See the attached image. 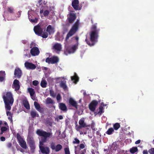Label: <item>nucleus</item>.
<instances>
[{"label":"nucleus","mask_w":154,"mask_h":154,"mask_svg":"<svg viewBox=\"0 0 154 154\" xmlns=\"http://www.w3.org/2000/svg\"><path fill=\"white\" fill-rule=\"evenodd\" d=\"M2 97L5 103V109L10 110L14 102V99L12 93L10 91L5 92L3 93Z\"/></svg>","instance_id":"nucleus-1"},{"label":"nucleus","mask_w":154,"mask_h":154,"mask_svg":"<svg viewBox=\"0 0 154 154\" xmlns=\"http://www.w3.org/2000/svg\"><path fill=\"white\" fill-rule=\"evenodd\" d=\"M36 133L38 135L42 137L41 138V140L39 141V147L43 146L44 143L46 142L47 138L49 137L52 134L51 133L47 132L40 129H38Z\"/></svg>","instance_id":"nucleus-2"},{"label":"nucleus","mask_w":154,"mask_h":154,"mask_svg":"<svg viewBox=\"0 0 154 154\" xmlns=\"http://www.w3.org/2000/svg\"><path fill=\"white\" fill-rule=\"evenodd\" d=\"M98 30L91 31L90 32V41H88L86 37L85 41L90 46L94 45L95 42H97L99 36Z\"/></svg>","instance_id":"nucleus-3"},{"label":"nucleus","mask_w":154,"mask_h":154,"mask_svg":"<svg viewBox=\"0 0 154 154\" xmlns=\"http://www.w3.org/2000/svg\"><path fill=\"white\" fill-rule=\"evenodd\" d=\"M79 25V22L77 21L72 26L66 36L65 38V41H67L69 37L74 35L78 30Z\"/></svg>","instance_id":"nucleus-4"},{"label":"nucleus","mask_w":154,"mask_h":154,"mask_svg":"<svg viewBox=\"0 0 154 154\" xmlns=\"http://www.w3.org/2000/svg\"><path fill=\"white\" fill-rule=\"evenodd\" d=\"M77 44H75L72 47L70 46H65L66 50L64 51V54L67 55L69 54L74 53L78 48Z\"/></svg>","instance_id":"nucleus-5"},{"label":"nucleus","mask_w":154,"mask_h":154,"mask_svg":"<svg viewBox=\"0 0 154 154\" xmlns=\"http://www.w3.org/2000/svg\"><path fill=\"white\" fill-rule=\"evenodd\" d=\"M43 24L42 23H39L35 26L34 28V31L36 35L41 36L43 33V30L45 26L43 27Z\"/></svg>","instance_id":"nucleus-6"},{"label":"nucleus","mask_w":154,"mask_h":154,"mask_svg":"<svg viewBox=\"0 0 154 154\" xmlns=\"http://www.w3.org/2000/svg\"><path fill=\"white\" fill-rule=\"evenodd\" d=\"M17 139L18 140L19 144L23 148L26 149L27 147L26 141L24 140L23 138L19 133H17Z\"/></svg>","instance_id":"nucleus-7"},{"label":"nucleus","mask_w":154,"mask_h":154,"mask_svg":"<svg viewBox=\"0 0 154 154\" xmlns=\"http://www.w3.org/2000/svg\"><path fill=\"white\" fill-rule=\"evenodd\" d=\"M79 123V125L77 127L76 129L77 131H79V130L82 128L87 126L86 123L85 122V119L84 118H82L80 119Z\"/></svg>","instance_id":"nucleus-8"},{"label":"nucleus","mask_w":154,"mask_h":154,"mask_svg":"<svg viewBox=\"0 0 154 154\" xmlns=\"http://www.w3.org/2000/svg\"><path fill=\"white\" fill-rule=\"evenodd\" d=\"M76 16L75 13H70L68 15L67 20L68 22L70 23H72L76 19Z\"/></svg>","instance_id":"nucleus-9"},{"label":"nucleus","mask_w":154,"mask_h":154,"mask_svg":"<svg viewBox=\"0 0 154 154\" xmlns=\"http://www.w3.org/2000/svg\"><path fill=\"white\" fill-rule=\"evenodd\" d=\"M98 103L97 100H93L89 104V108L92 111L94 112L96 108V106L98 104Z\"/></svg>","instance_id":"nucleus-10"},{"label":"nucleus","mask_w":154,"mask_h":154,"mask_svg":"<svg viewBox=\"0 0 154 154\" xmlns=\"http://www.w3.org/2000/svg\"><path fill=\"white\" fill-rule=\"evenodd\" d=\"M79 2L78 0H72V6L75 10H80L81 7L79 6Z\"/></svg>","instance_id":"nucleus-11"},{"label":"nucleus","mask_w":154,"mask_h":154,"mask_svg":"<svg viewBox=\"0 0 154 154\" xmlns=\"http://www.w3.org/2000/svg\"><path fill=\"white\" fill-rule=\"evenodd\" d=\"M22 71L20 68L18 67L16 68L14 71V77L18 79H20L22 76Z\"/></svg>","instance_id":"nucleus-12"},{"label":"nucleus","mask_w":154,"mask_h":154,"mask_svg":"<svg viewBox=\"0 0 154 154\" xmlns=\"http://www.w3.org/2000/svg\"><path fill=\"white\" fill-rule=\"evenodd\" d=\"M24 65L27 69H34L36 68V66L34 64L27 62H25Z\"/></svg>","instance_id":"nucleus-13"},{"label":"nucleus","mask_w":154,"mask_h":154,"mask_svg":"<svg viewBox=\"0 0 154 154\" xmlns=\"http://www.w3.org/2000/svg\"><path fill=\"white\" fill-rule=\"evenodd\" d=\"M30 52L32 56L38 55L40 52L38 48L36 47H33L31 48Z\"/></svg>","instance_id":"nucleus-14"},{"label":"nucleus","mask_w":154,"mask_h":154,"mask_svg":"<svg viewBox=\"0 0 154 154\" xmlns=\"http://www.w3.org/2000/svg\"><path fill=\"white\" fill-rule=\"evenodd\" d=\"M19 83V81L17 79H15L14 81L12 87L15 89V91H18L20 89Z\"/></svg>","instance_id":"nucleus-15"},{"label":"nucleus","mask_w":154,"mask_h":154,"mask_svg":"<svg viewBox=\"0 0 154 154\" xmlns=\"http://www.w3.org/2000/svg\"><path fill=\"white\" fill-rule=\"evenodd\" d=\"M69 104L73 107L76 109H78V104L73 98H69Z\"/></svg>","instance_id":"nucleus-16"},{"label":"nucleus","mask_w":154,"mask_h":154,"mask_svg":"<svg viewBox=\"0 0 154 154\" xmlns=\"http://www.w3.org/2000/svg\"><path fill=\"white\" fill-rule=\"evenodd\" d=\"M39 149L42 153L48 154L49 152V149L48 147H45L44 146H41L39 147Z\"/></svg>","instance_id":"nucleus-17"},{"label":"nucleus","mask_w":154,"mask_h":154,"mask_svg":"<svg viewBox=\"0 0 154 154\" xmlns=\"http://www.w3.org/2000/svg\"><path fill=\"white\" fill-rule=\"evenodd\" d=\"M46 31L48 33L49 35L53 34L55 31L54 28L51 25H49L47 28Z\"/></svg>","instance_id":"nucleus-18"},{"label":"nucleus","mask_w":154,"mask_h":154,"mask_svg":"<svg viewBox=\"0 0 154 154\" xmlns=\"http://www.w3.org/2000/svg\"><path fill=\"white\" fill-rule=\"evenodd\" d=\"M53 48L54 49L57 51V52H59L61 50V45L60 43H56L54 45Z\"/></svg>","instance_id":"nucleus-19"},{"label":"nucleus","mask_w":154,"mask_h":154,"mask_svg":"<svg viewBox=\"0 0 154 154\" xmlns=\"http://www.w3.org/2000/svg\"><path fill=\"white\" fill-rule=\"evenodd\" d=\"M28 18L30 21L32 23H37L38 19L36 17H35L32 14H28Z\"/></svg>","instance_id":"nucleus-20"},{"label":"nucleus","mask_w":154,"mask_h":154,"mask_svg":"<svg viewBox=\"0 0 154 154\" xmlns=\"http://www.w3.org/2000/svg\"><path fill=\"white\" fill-rule=\"evenodd\" d=\"M34 105L35 109L37 110L41 113L43 112V110H42V109L41 108L40 105L37 102L35 101L34 102Z\"/></svg>","instance_id":"nucleus-21"},{"label":"nucleus","mask_w":154,"mask_h":154,"mask_svg":"<svg viewBox=\"0 0 154 154\" xmlns=\"http://www.w3.org/2000/svg\"><path fill=\"white\" fill-rule=\"evenodd\" d=\"M71 80L73 81L74 83H76L79 80V78L77 74L75 73L74 75L73 76L71 77Z\"/></svg>","instance_id":"nucleus-22"},{"label":"nucleus","mask_w":154,"mask_h":154,"mask_svg":"<svg viewBox=\"0 0 154 154\" xmlns=\"http://www.w3.org/2000/svg\"><path fill=\"white\" fill-rule=\"evenodd\" d=\"M66 82L65 81H62L61 82L60 85L61 88H63L64 91L67 90V86L66 85Z\"/></svg>","instance_id":"nucleus-23"},{"label":"nucleus","mask_w":154,"mask_h":154,"mask_svg":"<svg viewBox=\"0 0 154 154\" xmlns=\"http://www.w3.org/2000/svg\"><path fill=\"white\" fill-rule=\"evenodd\" d=\"M59 108L61 110L65 111L67 110V108L66 105L63 103H60L59 104Z\"/></svg>","instance_id":"nucleus-24"},{"label":"nucleus","mask_w":154,"mask_h":154,"mask_svg":"<svg viewBox=\"0 0 154 154\" xmlns=\"http://www.w3.org/2000/svg\"><path fill=\"white\" fill-rule=\"evenodd\" d=\"M31 116L32 118H34L36 117H39V115L35 110H32L30 112Z\"/></svg>","instance_id":"nucleus-25"},{"label":"nucleus","mask_w":154,"mask_h":154,"mask_svg":"<svg viewBox=\"0 0 154 154\" xmlns=\"http://www.w3.org/2000/svg\"><path fill=\"white\" fill-rule=\"evenodd\" d=\"M51 64H54L57 63L59 60L58 58L56 56H53L51 57Z\"/></svg>","instance_id":"nucleus-26"},{"label":"nucleus","mask_w":154,"mask_h":154,"mask_svg":"<svg viewBox=\"0 0 154 154\" xmlns=\"http://www.w3.org/2000/svg\"><path fill=\"white\" fill-rule=\"evenodd\" d=\"M23 106L24 107L27 109H30V106L29 103L27 100H24L23 101Z\"/></svg>","instance_id":"nucleus-27"},{"label":"nucleus","mask_w":154,"mask_h":154,"mask_svg":"<svg viewBox=\"0 0 154 154\" xmlns=\"http://www.w3.org/2000/svg\"><path fill=\"white\" fill-rule=\"evenodd\" d=\"M27 142L29 144L31 143H35L33 138L31 136H28L27 139Z\"/></svg>","instance_id":"nucleus-28"},{"label":"nucleus","mask_w":154,"mask_h":154,"mask_svg":"<svg viewBox=\"0 0 154 154\" xmlns=\"http://www.w3.org/2000/svg\"><path fill=\"white\" fill-rule=\"evenodd\" d=\"M28 92L30 94V96L32 97L35 94L34 89L32 88H29L28 89Z\"/></svg>","instance_id":"nucleus-29"},{"label":"nucleus","mask_w":154,"mask_h":154,"mask_svg":"<svg viewBox=\"0 0 154 154\" xmlns=\"http://www.w3.org/2000/svg\"><path fill=\"white\" fill-rule=\"evenodd\" d=\"M46 102L47 104H52L54 103V101L50 97H48L46 100Z\"/></svg>","instance_id":"nucleus-30"},{"label":"nucleus","mask_w":154,"mask_h":154,"mask_svg":"<svg viewBox=\"0 0 154 154\" xmlns=\"http://www.w3.org/2000/svg\"><path fill=\"white\" fill-rule=\"evenodd\" d=\"M62 148V146L60 144H57L55 147V149L54 150L56 152L60 151Z\"/></svg>","instance_id":"nucleus-31"},{"label":"nucleus","mask_w":154,"mask_h":154,"mask_svg":"<svg viewBox=\"0 0 154 154\" xmlns=\"http://www.w3.org/2000/svg\"><path fill=\"white\" fill-rule=\"evenodd\" d=\"M138 151V149L137 147H133L131 148L130 150V152L132 154H134Z\"/></svg>","instance_id":"nucleus-32"},{"label":"nucleus","mask_w":154,"mask_h":154,"mask_svg":"<svg viewBox=\"0 0 154 154\" xmlns=\"http://www.w3.org/2000/svg\"><path fill=\"white\" fill-rule=\"evenodd\" d=\"M40 85L43 88H45L47 87V82L45 80L42 81Z\"/></svg>","instance_id":"nucleus-33"},{"label":"nucleus","mask_w":154,"mask_h":154,"mask_svg":"<svg viewBox=\"0 0 154 154\" xmlns=\"http://www.w3.org/2000/svg\"><path fill=\"white\" fill-rule=\"evenodd\" d=\"M50 147L53 150L55 149L56 144L55 142L52 141L50 143Z\"/></svg>","instance_id":"nucleus-34"},{"label":"nucleus","mask_w":154,"mask_h":154,"mask_svg":"<svg viewBox=\"0 0 154 154\" xmlns=\"http://www.w3.org/2000/svg\"><path fill=\"white\" fill-rule=\"evenodd\" d=\"M114 132V129L113 128H110L108 130L106 133L108 135H111Z\"/></svg>","instance_id":"nucleus-35"},{"label":"nucleus","mask_w":154,"mask_h":154,"mask_svg":"<svg viewBox=\"0 0 154 154\" xmlns=\"http://www.w3.org/2000/svg\"><path fill=\"white\" fill-rule=\"evenodd\" d=\"M38 3L39 4V5H46L48 3V1L47 0H39Z\"/></svg>","instance_id":"nucleus-36"},{"label":"nucleus","mask_w":154,"mask_h":154,"mask_svg":"<svg viewBox=\"0 0 154 154\" xmlns=\"http://www.w3.org/2000/svg\"><path fill=\"white\" fill-rule=\"evenodd\" d=\"M50 96L53 97L55 98L56 96V93H55L54 91L52 90H50Z\"/></svg>","instance_id":"nucleus-37"},{"label":"nucleus","mask_w":154,"mask_h":154,"mask_svg":"<svg viewBox=\"0 0 154 154\" xmlns=\"http://www.w3.org/2000/svg\"><path fill=\"white\" fill-rule=\"evenodd\" d=\"M120 125L119 123H116L113 125V128L116 130H117L120 127Z\"/></svg>","instance_id":"nucleus-38"},{"label":"nucleus","mask_w":154,"mask_h":154,"mask_svg":"<svg viewBox=\"0 0 154 154\" xmlns=\"http://www.w3.org/2000/svg\"><path fill=\"white\" fill-rule=\"evenodd\" d=\"M7 10L10 13L13 14L14 13V9L12 7H8L7 8Z\"/></svg>","instance_id":"nucleus-39"},{"label":"nucleus","mask_w":154,"mask_h":154,"mask_svg":"<svg viewBox=\"0 0 154 154\" xmlns=\"http://www.w3.org/2000/svg\"><path fill=\"white\" fill-rule=\"evenodd\" d=\"M88 128H86L85 129H84L83 131H80V130H79V132H80V134H87V131L88 130Z\"/></svg>","instance_id":"nucleus-40"},{"label":"nucleus","mask_w":154,"mask_h":154,"mask_svg":"<svg viewBox=\"0 0 154 154\" xmlns=\"http://www.w3.org/2000/svg\"><path fill=\"white\" fill-rule=\"evenodd\" d=\"M91 31L98 30V32L100 31V29H97V28L96 25L94 24L92 25L91 28Z\"/></svg>","instance_id":"nucleus-41"},{"label":"nucleus","mask_w":154,"mask_h":154,"mask_svg":"<svg viewBox=\"0 0 154 154\" xmlns=\"http://www.w3.org/2000/svg\"><path fill=\"white\" fill-rule=\"evenodd\" d=\"M31 150H34L35 149V143L29 144Z\"/></svg>","instance_id":"nucleus-42"},{"label":"nucleus","mask_w":154,"mask_h":154,"mask_svg":"<svg viewBox=\"0 0 154 154\" xmlns=\"http://www.w3.org/2000/svg\"><path fill=\"white\" fill-rule=\"evenodd\" d=\"M42 37L43 38H46L48 37V34L47 32H44L41 35Z\"/></svg>","instance_id":"nucleus-43"},{"label":"nucleus","mask_w":154,"mask_h":154,"mask_svg":"<svg viewBox=\"0 0 154 154\" xmlns=\"http://www.w3.org/2000/svg\"><path fill=\"white\" fill-rule=\"evenodd\" d=\"M8 128L5 127H2L1 128V131L2 132H3L7 130Z\"/></svg>","instance_id":"nucleus-44"},{"label":"nucleus","mask_w":154,"mask_h":154,"mask_svg":"<svg viewBox=\"0 0 154 154\" xmlns=\"http://www.w3.org/2000/svg\"><path fill=\"white\" fill-rule=\"evenodd\" d=\"M80 143V141L77 138H75L74 139V141L73 142V144H79Z\"/></svg>","instance_id":"nucleus-45"},{"label":"nucleus","mask_w":154,"mask_h":154,"mask_svg":"<svg viewBox=\"0 0 154 154\" xmlns=\"http://www.w3.org/2000/svg\"><path fill=\"white\" fill-rule=\"evenodd\" d=\"M65 154H70V151L68 148H66L64 149Z\"/></svg>","instance_id":"nucleus-46"},{"label":"nucleus","mask_w":154,"mask_h":154,"mask_svg":"<svg viewBox=\"0 0 154 154\" xmlns=\"http://www.w3.org/2000/svg\"><path fill=\"white\" fill-rule=\"evenodd\" d=\"M51 57L50 58L49 57L47 58L45 60V62L46 63H51Z\"/></svg>","instance_id":"nucleus-47"},{"label":"nucleus","mask_w":154,"mask_h":154,"mask_svg":"<svg viewBox=\"0 0 154 154\" xmlns=\"http://www.w3.org/2000/svg\"><path fill=\"white\" fill-rule=\"evenodd\" d=\"M99 111L98 112V113L101 114V113H102L103 112V107L102 106H100L99 107Z\"/></svg>","instance_id":"nucleus-48"},{"label":"nucleus","mask_w":154,"mask_h":154,"mask_svg":"<svg viewBox=\"0 0 154 154\" xmlns=\"http://www.w3.org/2000/svg\"><path fill=\"white\" fill-rule=\"evenodd\" d=\"M61 96L60 94H58L57 95L56 99L57 101H60L61 99Z\"/></svg>","instance_id":"nucleus-49"},{"label":"nucleus","mask_w":154,"mask_h":154,"mask_svg":"<svg viewBox=\"0 0 154 154\" xmlns=\"http://www.w3.org/2000/svg\"><path fill=\"white\" fill-rule=\"evenodd\" d=\"M49 14V11L48 10L45 11L43 13V14L44 16L46 17Z\"/></svg>","instance_id":"nucleus-50"},{"label":"nucleus","mask_w":154,"mask_h":154,"mask_svg":"<svg viewBox=\"0 0 154 154\" xmlns=\"http://www.w3.org/2000/svg\"><path fill=\"white\" fill-rule=\"evenodd\" d=\"M5 72L4 71H0V76L5 77Z\"/></svg>","instance_id":"nucleus-51"},{"label":"nucleus","mask_w":154,"mask_h":154,"mask_svg":"<svg viewBox=\"0 0 154 154\" xmlns=\"http://www.w3.org/2000/svg\"><path fill=\"white\" fill-rule=\"evenodd\" d=\"M148 151L150 154H154V148L150 149Z\"/></svg>","instance_id":"nucleus-52"},{"label":"nucleus","mask_w":154,"mask_h":154,"mask_svg":"<svg viewBox=\"0 0 154 154\" xmlns=\"http://www.w3.org/2000/svg\"><path fill=\"white\" fill-rule=\"evenodd\" d=\"M38 84V81L34 80L33 81L32 84L34 86L37 85Z\"/></svg>","instance_id":"nucleus-53"},{"label":"nucleus","mask_w":154,"mask_h":154,"mask_svg":"<svg viewBox=\"0 0 154 154\" xmlns=\"http://www.w3.org/2000/svg\"><path fill=\"white\" fill-rule=\"evenodd\" d=\"M47 80L48 82H52L53 81V79L50 77L48 78Z\"/></svg>","instance_id":"nucleus-54"},{"label":"nucleus","mask_w":154,"mask_h":154,"mask_svg":"<svg viewBox=\"0 0 154 154\" xmlns=\"http://www.w3.org/2000/svg\"><path fill=\"white\" fill-rule=\"evenodd\" d=\"M12 146V144L11 143L9 142L7 144V146L8 148H11Z\"/></svg>","instance_id":"nucleus-55"},{"label":"nucleus","mask_w":154,"mask_h":154,"mask_svg":"<svg viewBox=\"0 0 154 154\" xmlns=\"http://www.w3.org/2000/svg\"><path fill=\"white\" fill-rule=\"evenodd\" d=\"M74 38H75V39L77 41V43L76 44H77L78 45L79 43H78V40L79 39V38L78 36H76L75 37H73Z\"/></svg>","instance_id":"nucleus-56"},{"label":"nucleus","mask_w":154,"mask_h":154,"mask_svg":"<svg viewBox=\"0 0 154 154\" xmlns=\"http://www.w3.org/2000/svg\"><path fill=\"white\" fill-rule=\"evenodd\" d=\"M79 147L81 149H83L85 147L84 145L83 144H81L79 145Z\"/></svg>","instance_id":"nucleus-57"},{"label":"nucleus","mask_w":154,"mask_h":154,"mask_svg":"<svg viewBox=\"0 0 154 154\" xmlns=\"http://www.w3.org/2000/svg\"><path fill=\"white\" fill-rule=\"evenodd\" d=\"M35 46V43H34L33 42H32L30 44V48H32L33 46Z\"/></svg>","instance_id":"nucleus-58"},{"label":"nucleus","mask_w":154,"mask_h":154,"mask_svg":"<svg viewBox=\"0 0 154 154\" xmlns=\"http://www.w3.org/2000/svg\"><path fill=\"white\" fill-rule=\"evenodd\" d=\"M0 140L2 141H4L5 140V138L4 137H1L0 138Z\"/></svg>","instance_id":"nucleus-59"},{"label":"nucleus","mask_w":154,"mask_h":154,"mask_svg":"<svg viewBox=\"0 0 154 154\" xmlns=\"http://www.w3.org/2000/svg\"><path fill=\"white\" fill-rule=\"evenodd\" d=\"M143 154H148V152L147 150H144L143 151Z\"/></svg>","instance_id":"nucleus-60"},{"label":"nucleus","mask_w":154,"mask_h":154,"mask_svg":"<svg viewBox=\"0 0 154 154\" xmlns=\"http://www.w3.org/2000/svg\"><path fill=\"white\" fill-rule=\"evenodd\" d=\"M6 114L7 116H11L12 115V114L11 113V112L9 111L7 112H6Z\"/></svg>","instance_id":"nucleus-61"},{"label":"nucleus","mask_w":154,"mask_h":154,"mask_svg":"<svg viewBox=\"0 0 154 154\" xmlns=\"http://www.w3.org/2000/svg\"><path fill=\"white\" fill-rule=\"evenodd\" d=\"M4 79V77L0 76V81L2 82Z\"/></svg>","instance_id":"nucleus-62"},{"label":"nucleus","mask_w":154,"mask_h":154,"mask_svg":"<svg viewBox=\"0 0 154 154\" xmlns=\"http://www.w3.org/2000/svg\"><path fill=\"white\" fill-rule=\"evenodd\" d=\"M140 140H137L135 142V144H138L140 143Z\"/></svg>","instance_id":"nucleus-63"},{"label":"nucleus","mask_w":154,"mask_h":154,"mask_svg":"<svg viewBox=\"0 0 154 154\" xmlns=\"http://www.w3.org/2000/svg\"><path fill=\"white\" fill-rule=\"evenodd\" d=\"M58 118L59 119L61 120L63 119V117L62 116L60 115L59 116Z\"/></svg>","instance_id":"nucleus-64"}]
</instances>
